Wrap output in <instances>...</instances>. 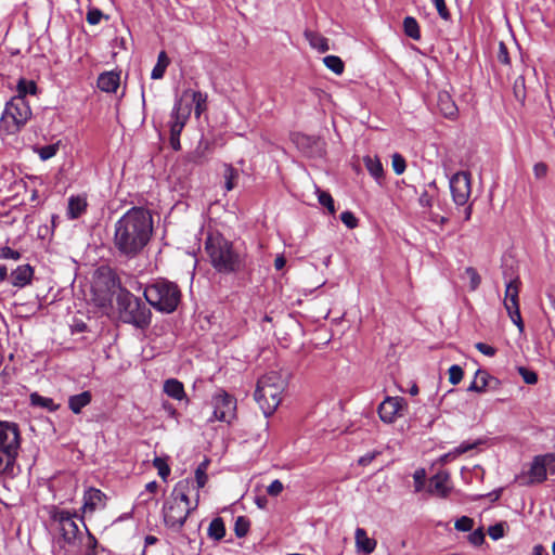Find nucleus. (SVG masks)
Here are the masks:
<instances>
[{
	"label": "nucleus",
	"mask_w": 555,
	"mask_h": 555,
	"mask_svg": "<svg viewBox=\"0 0 555 555\" xmlns=\"http://www.w3.org/2000/svg\"><path fill=\"white\" fill-rule=\"evenodd\" d=\"M153 235V218L143 207H132L114 224L113 249L127 260L138 257Z\"/></svg>",
	"instance_id": "f257e3e1"
},
{
	"label": "nucleus",
	"mask_w": 555,
	"mask_h": 555,
	"mask_svg": "<svg viewBox=\"0 0 555 555\" xmlns=\"http://www.w3.org/2000/svg\"><path fill=\"white\" fill-rule=\"evenodd\" d=\"M205 250L216 271L223 274L235 273L245 268V257L232 242L220 233H210L205 241Z\"/></svg>",
	"instance_id": "f03ea898"
},
{
	"label": "nucleus",
	"mask_w": 555,
	"mask_h": 555,
	"mask_svg": "<svg viewBox=\"0 0 555 555\" xmlns=\"http://www.w3.org/2000/svg\"><path fill=\"white\" fill-rule=\"evenodd\" d=\"M191 486L190 479H183L176 483L170 496L165 501L163 506V517L165 525L176 531L181 530L189 515L197 507L199 494H196L194 506L190 505L189 490Z\"/></svg>",
	"instance_id": "7ed1b4c3"
},
{
	"label": "nucleus",
	"mask_w": 555,
	"mask_h": 555,
	"mask_svg": "<svg viewBox=\"0 0 555 555\" xmlns=\"http://www.w3.org/2000/svg\"><path fill=\"white\" fill-rule=\"evenodd\" d=\"M22 437L16 423L0 421V476L14 478L17 470V456Z\"/></svg>",
	"instance_id": "20e7f679"
},
{
	"label": "nucleus",
	"mask_w": 555,
	"mask_h": 555,
	"mask_svg": "<svg viewBox=\"0 0 555 555\" xmlns=\"http://www.w3.org/2000/svg\"><path fill=\"white\" fill-rule=\"evenodd\" d=\"M285 386V379L278 372L273 371L258 379L254 399L266 417L272 415L281 403Z\"/></svg>",
	"instance_id": "39448f33"
},
{
	"label": "nucleus",
	"mask_w": 555,
	"mask_h": 555,
	"mask_svg": "<svg viewBox=\"0 0 555 555\" xmlns=\"http://www.w3.org/2000/svg\"><path fill=\"white\" fill-rule=\"evenodd\" d=\"M118 317L122 323L145 330L152 321L151 309L139 297L127 289H120L116 296Z\"/></svg>",
	"instance_id": "423d86ee"
},
{
	"label": "nucleus",
	"mask_w": 555,
	"mask_h": 555,
	"mask_svg": "<svg viewBox=\"0 0 555 555\" xmlns=\"http://www.w3.org/2000/svg\"><path fill=\"white\" fill-rule=\"evenodd\" d=\"M143 295L153 308L164 313L173 312L181 300L178 285L165 279H158L149 284Z\"/></svg>",
	"instance_id": "0eeeda50"
},
{
	"label": "nucleus",
	"mask_w": 555,
	"mask_h": 555,
	"mask_svg": "<svg viewBox=\"0 0 555 555\" xmlns=\"http://www.w3.org/2000/svg\"><path fill=\"white\" fill-rule=\"evenodd\" d=\"M31 109L26 99L13 96L5 105L0 119V130L7 134H14L27 122Z\"/></svg>",
	"instance_id": "6e6552de"
},
{
	"label": "nucleus",
	"mask_w": 555,
	"mask_h": 555,
	"mask_svg": "<svg viewBox=\"0 0 555 555\" xmlns=\"http://www.w3.org/2000/svg\"><path fill=\"white\" fill-rule=\"evenodd\" d=\"M48 513L50 519L57 525L63 540L68 544H73L79 534V527L75 520L76 514L59 508L55 505L50 506Z\"/></svg>",
	"instance_id": "1a4fd4ad"
},
{
	"label": "nucleus",
	"mask_w": 555,
	"mask_h": 555,
	"mask_svg": "<svg viewBox=\"0 0 555 555\" xmlns=\"http://www.w3.org/2000/svg\"><path fill=\"white\" fill-rule=\"evenodd\" d=\"M190 115H191V104L183 103V99H178L175 102L173 108L170 114V121H169V130H170L169 143H170V146L175 151H179L181 149L180 134H181Z\"/></svg>",
	"instance_id": "9d476101"
},
{
	"label": "nucleus",
	"mask_w": 555,
	"mask_h": 555,
	"mask_svg": "<svg viewBox=\"0 0 555 555\" xmlns=\"http://www.w3.org/2000/svg\"><path fill=\"white\" fill-rule=\"evenodd\" d=\"M212 417L209 421L231 423L235 417L236 400L224 390H218L211 398Z\"/></svg>",
	"instance_id": "9b49d317"
},
{
	"label": "nucleus",
	"mask_w": 555,
	"mask_h": 555,
	"mask_svg": "<svg viewBox=\"0 0 555 555\" xmlns=\"http://www.w3.org/2000/svg\"><path fill=\"white\" fill-rule=\"evenodd\" d=\"M449 184L454 204L457 206L466 205L472 193L470 173L459 171L450 178Z\"/></svg>",
	"instance_id": "f8f14e48"
},
{
	"label": "nucleus",
	"mask_w": 555,
	"mask_h": 555,
	"mask_svg": "<svg viewBox=\"0 0 555 555\" xmlns=\"http://www.w3.org/2000/svg\"><path fill=\"white\" fill-rule=\"evenodd\" d=\"M406 408L404 398L386 397L378 405V415L384 423L391 424L398 417L402 416L403 410Z\"/></svg>",
	"instance_id": "ddd939ff"
},
{
	"label": "nucleus",
	"mask_w": 555,
	"mask_h": 555,
	"mask_svg": "<svg viewBox=\"0 0 555 555\" xmlns=\"http://www.w3.org/2000/svg\"><path fill=\"white\" fill-rule=\"evenodd\" d=\"M552 461L551 455H538L533 459L530 468L528 470L529 480L522 482V485L541 483L547 477L546 464Z\"/></svg>",
	"instance_id": "4468645a"
},
{
	"label": "nucleus",
	"mask_w": 555,
	"mask_h": 555,
	"mask_svg": "<svg viewBox=\"0 0 555 555\" xmlns=\"http://www.w3.org/2000/svg\"><path fill=\"white\" fill-rule=\"evenodd\" d=\"M427 491L430 494L447 498L451 491L450 474L447 470H440L430 477Z\"/></svg>",
	"instance_id": "2eb2a0df"
},
{
	"label": "nucleus",
	"mask_w": 555,
	"mask_h": 555,
	"mask_svg": "<svg viewBox=\"0 0 555 555\" xmlns=\"http://www.w3.org/2000/svg\"><path fill=\"white\" fill-rule=\"evenodd\" d=\"M521 282L518 276L509 279L505 285L504 308L506 312L519 309V289Z\"/></svg>",
	"instance_id": "dca6fc26"
},
{
	"label": "nucleus",
	"mask_w": 555,
	"mask_h": 555,
	"mask_svg": "<svg viewBox=\"0 0 555 555\" xmlns=\"http://www.w3.org/2000/svg\"><path fill=\"white\" fill-rule=\"evenodd\" d=\"M105 500L106 495L100 489L89 488L83 494L82 509L85 513H93L95 509L105 506Z\"/></svg>",
	"instance_id": "f3484780"
},
{
	"label": "nucleus",
	"mask_w": 555,
	"mask_h": 555,
	"mask_svg": "<svg viewBox=\"0 0 555 555\" xmlns=\"http://www.w3.org/2000/svg\"><path fill=\"white\" fill-rule=\"evenodd\" d=\"M34 269L29 264L18 266L10 274L11 284L15 287L23 288L31 283Z\"/></svg>",
	"instance_id": "a211bd4d"
},
{
	"label": "nucleus",
	"mask_w": 555,
	"mask_h": 555,
	"mask_svg": "<svg viewBox=\"0 0 555 555\" xmlns=\"http://www.w3.org/2000/svg\"><path fill=\"white\" fill-rule=\"evenodd\" d=\"M438 107L440 112L446 116L447 118L453 119L457 115V107L452 100L451 95L446 92H439L438 94V101H437Z\"/></svg>",
	"instance_id": "6ab92c4d"
},
{
	"label": "nucleus",
	"mask_w": 555,
	"mask_h": 555,
	"mask_svg": "<svg viewBox=\"0 0 555 555\" xmlns=\"http://www.w3.org/2000/svg\"><path fill=\"white\" fill-rule=\"evenodd\" d=\"M87 198L83 195L70 196L68 198L67 217L72 220L79 218L87 209Z\"/></svg>",
	"instance_id": "aec40b11"
},
{
	"label": "nucleus",
	"mask_w": 555,
	"mask_h": 555,
	"mask_svg": "<svg viewBox=\"0 0 555 555\" xmlns=\"http://www.w3.org/2000/svg\"><path fill=\"white\" fill-rule=\"evenodd\" d=\"M354 538L358 551H362L366 555L374 552L376 547V541L372 538H369L366 531L363 528H357Z\"/></svg>",
	"instance_id": "412c9836"
},
{
	"label": "nucleus",
	"mask_w": 555,
	"mask_h": 555,
	"mask_svg": "<svg viewBox=\"0 0 555 555\" xmlns=\"http://www.w3.org/2000/svg\"><path fill=\"white\" fill-rule=\"evenodd\" d=\"M119 75L114 72H106L99 76L98 87L104 92H115L119 87Z\"/></svg>",
	"instance_id": "4be33fe9"
},
{
	"label": "nucleus",
	"mask_w": 555,
	"mask_h": 555,
	"mask_svg": "<svg viewBox=\"0 0 555 555\" xmlns=\"http://www.w3.org/2000/svg\"><path fill=\"white\" fill-rule=\"evenodd\" d=\"M304 36L309 42L310 47L318 50L320 53H325L330 50L328 39L321 34L306 29Z\"/></svg>",
	"instance_id": "5701e85b"
},
{
	"label": "nucleus",
	"mask_w": 555,
	"mask_h": 555,
	"mask_svg": "<svg viewBox=\"0 0 555 555\" xmlns=\"http://www.w3.org/2000/svg\"><path fill=\"white\" fill-rule=\"evenodd\" d=\"M92 395L89 390L68 398V408L74 414H79L82 409L91 403Z\"/></svg>",
	"instance_id": "b1692460"
},
{
	"label": "nucleus",
	"mask_w": 555,
	"mask_h": 555,
	"mask_svg": "<svg viewBox=\"0 0 555 555\" xmlns=\"http://www.w3.org/2000/svg\"><path fill=\"white\" fill-rule=\"evenodd\" d=\"M183 99V103L193 102L195 104V115L198 117L202 112L206 108V100L207 95L202 93L201 91H185L183 95L180 98Z\"/></svg>",
	"instance_id": "393cba45"
},
{
	"label": "nucleus",
	"mask_w": 555,
	"mask_h": 555,
	"mask_svg": "<svg viewBox=\"0 0 555 555\" xmlns=\"http://www.w3.org/2000/svg\"><path fill=\"white\" fill-rule=\"evenodd\" d=\"M491 379L492 376L487 371L477 370L473 382L467 387V391L485 392Z\"/></svg>",
	"instance_id": "a878e982"
},
{
	"label": "nucleus",
	"mask_w": 555,
	"mask_h": 555,
	"mask_svg": "<svg viewBox=\"0 0 555 555\" xmlns=\"http://www.w3.org/2000/svg\"><path fill=\"white\" fill-rule=\"evenodd\" d=\"M164 392L175 400H182L185 398L184 386L176 378H169L164 383Z\"/></svg>",
	"instance_id": "bb28decb"
},
{
	"label": "nucleus",
	"mask_w": 555,
	"mask_h": 555,
	"mask_svg": "<svg viewBox=\"0 0 555 555\" xmlns=\"http://www.w3.org/2000/svg\"><path fill=\"white\" fill-rule=\"evenodd\" d=\"M364 166L369 173L377 181L379 182L380 179L384 177V169L383 165L378 157H372L370 155L365 156L363 158Z\"/></svg>",
	"instance_id": "cd10ccee"
},
{
	"label": "nucleus",
	"mask_w": 555,
	"mask_h": 555,
	"mask_svg": "<svg viewBox=\"0 0 555 555\" xmlns=\"http://www.w3.org/2000/svg\"><path fill=\"white\" fill-rule=\"evenodd\" d=\"M170 63V60L165 51H160L157 56V63L152 69L151 78L152 79H162L165 75V72Z\"/></svg>",
	"instance_id": "c85d7f7f"
},
{
	"label": "nucleus",
	"mask_w": 555,
	"mask_h": 555,
	"mask_svg": "<svg viewBox=\"0 0 555 555\" xmlns=\"http://www.w3.org/2000/svg\"><path fill=\"white\" fill-rule=\"evenodd\" d=\"M223 178H224L225 190L227 191L233 190L236 186L237 180L240 178L238 169L234 168L230 164H224Z\"/></svg>",
	"instance_id": "c756f323"
},
{
	"label": "nucleus",
	"mask_w": 555,
	"mask_h": 555,
	"mask_svg": "<svg viewBox=\"0 0 555 555\" xmlns=\"http://www.w3.org/2000/svg\"><path fill=\"white\" fill-rule=\"evenodd\" d=\"M225 535V527L222 518H214L208 527V537L216 541H220Z\"/></svg>",
	"instance_id": "7c9ffc66"
},
{
	"label": "nucleus",
	"mask_w": 555,
	"mask_h": 555,
	"mask_svg": "<svg viewBox=\"0 0 555 555\" xmlns=\"http://www.w3.org/2000/svg\"><path fill=\"white\" fill-rule=\"evenodd\" d=\"M30 402L35 406H40L47 409L51 412L56 411L59 409V404L54 403L53 399L48 397H42L37 392L30 395Z\"/></svg>",
	"instance_id": "2f4dec72"
},
{
	"label": "nucleus",
	"mask_w": 555,
	"mask_h": 555,
	"mask_svg": "<svg viewBox=\"0 0 555 555\" xmlns=\"http://www.w3.org/2000/svg\"><path fill=\"white\" fill-rule=\"evenodd\" d=\"M403 29H404V34L408 37H410L414 40H418L421 38L420 26H418L417 21L414 17L406 16L403 20Z\"/></svg>",
	"instance_id": "473e14b6"
},
{
	"label": "nucleus",
	"mask_w": 555,
	"mask_h": 555,
	"mask_svg": "<svg viewBox=\"0 0 555 555\" xmlns=\"http://www.w3.org/2000/svg\"><path fill=\"white\" fill-rule=\"evenodd\" d=\"M210 461L208 459H205L195 469V482L197 489H202L205 487L208 480L207 476V469L209 466Z\"/></svg>",
	"instance_id": "72a5a7b5"
},
{
	"label": "nucleus",
	"mask_w": 555,
	"mask_h": 555,
	"mask_svg": "<svg viewBox=\"0 0 555 555\" xmlns=\"http://www.w3.org/2000/svg\"><path fill=\"white\" fill-rule=\"evenodd\" d=\"M323 63L330 70H332L336 75H341L344 73L345 64L339 56L327 55L323 59Z\"/></svg>",
	"instance_id": "f704fd0d"
},
{
	"label": "nucleus",
	"mask_w": 555,
	"mask_h": 555,
	"mask_svg": "<svg viewBox=\"0 0 555 555\" xmlns=\"http://www.w3.org/2000/svg\"><path fill=\"white\" fill-rule=\"evenodd\" d=\"M37 92V85L33 80L27 79H20L17 82V95L22 96L23 99L26 98L27 94H36Z\"/></svg>",
	"instance_id": "c9c22d12"
},
{
	"label": "nucleus",
	"mask_w": 555,
	"mask_h": 555,
	"mask_svg": "<svg viewBox=\"0 0 555 555\" xmlns=\"http://www.w3.org/2000/svg\"><path fill=\"white\" fill-rule=\"evenodd\" d=\"M249 520L244 516H238L234 524V532L237 538H243L249 530Z\"/></svg>",
	"instance_id": "e433bc0d"
},
{
	"label": "nucleus",
	"mask_w": 555,
	"mask_h": 555,
	"mask_svg": "<svg viewBox=\"0 0 555 555\" xmlns=\"http://www.w3.org/2000/svg\"><path fill=\"white\" fill-rule=\"evenodd\" d=\"M153 466L157 469L158 475L163 480H166L170 475V467L165 459L158 456L155 457L153 460Z\"/></svg>",
	"instance_id": "4c0bfd02"
},
{
	"label": "nucleus",
	"mask_w": 555,
	"mask_h": 555,
	"mask_svg": "<svg viewBox=\"0 0 555 555\" xmlns=\"http://www.w3.org/2000/svg\"><path fill=\"white\" fill-rule=\"evenodd\" d=\"M515 98L524 102L526 99V87H525V78L524 76H519L515 79L514 86H513Z\"/></svg>",
	"instance_id": "58836bf2"
},
{
	"label": "nucleus",
	"mask_w": 555,
	"mask_h": 555,
	"mask_svg": "<svg viewBox=\"0 0 555 555\" xmlns=\"http://www.w3.org/2000/svg\"><path fill=\"white\" fill-rule=\"evenodd\" d=\"M465 275L469 279L470 291H476L481 282V278L478 274L477 270L472 267H468L465 269Z\"/></svg>",
	"instance_id": "ea45409f"
},
{
	"label": "nucleus",
	"mask_w": 555,
	"mask_h": 555,
	"mask_svg": "<svg viewBox=\"0 0 555 555\" xmlns=\"http://www.w3.org/2000/svg\"><path fill=\"white\" fill-rule=\"evenodd\" d=\"M391 166L396 175H402L405 171L406 163L402 155L395 153L391 157Z\"/></svg>",
	"instance_id": "a19ab883"
},
{
	"label": "nucleus",
	"mask_w": 555,
	"mask_h": 555,
	"mask_svg": "<svg viewBox=\"0 0 555 555\" xmlns=\"http://www.w3.org/2000/svg\"><path fill=\"white\" fill-rule=\"evenodd\" d=\"M463 375H464V372H463V369L460 365L453 364V365L450 366V369H449V382L452 385H457L462 380Z\"/></svg>",
	"instance_id": "79ce46f5"
},
{
	"label": "nucleus",
	"mask_w": 555,
	"mask_h": 555,
	"mask_svg": "<svg viewBox=\"0 0 555 555\" xmlns=\"http://www.w3.org/2000/svg\"><path fill=\"white\" fill-rule=\"evenodd\" d=\"M433 3L439 14V16L446 21L449 22L451 20V13L449 9L447 8L444 0H433Z\"/></svg>",
	"instance_id": "37998d69"
},
{
	"label": "nucleus",
	"mask_w": 555,
	"mask_h": 555,
	"mask_svg": "<svg viewBox=\"0 0 555 555\" xmlns=\"http://www.w3.org/2000/svg\"><path fill=\"white\" fill-rule=\"evenodd\" d=\"M319 203L326 207L331 214L335 212L334 199L330 193L319 191Z\"/></svg>",
	"instance_id": "c03bdc74"
},
{
	"label": "nucleus",
	"mask_w": 555,
	"mask_h": 555,
	"mask_svg": "<svg viewBox=\"0 0 555 555\" xmlns=\"http://www.w3.org/2000/svg\"><path fill=\"white\" fill-rule=\"evenodd\" d=\"M518 373L522 377L524 382L528 385H534L538 382L537 373L526 369L525 366H519Z\"/></svg>",
	"instance_id": "a18cd8bd"
},
{
	"label": "nucleus",
	"mask_w": 555,
	"mask_h": 555,
	"mask_svg": "<svg viewBox=\"0 0 555 555\" xmlns=\"http://www.w3.org/2000/svg\"><path fill=\"white\" fill-rule=\"evenodd\" d=\"M474 526V520L467 516H462L461 518L456 519L454 527L457 531H470Z\"/></svg>",
	"instance_id": "49530a36"
},
{
	"label": "nucleus",
	"mask_w": 555,
	"mask_h": 555,
	"mask_svg": "<svg viewBox=\"0 0 555 555\" xmlns=\"http://www.w3.org/2000/svg\"><path fill=\"white\" fill-rule=\"evenodd\" d=\"M57 150L59 146L55 144L44 145L38 150V154L42 160H48L55 156Z\"/></svg>",
	"instance_id": "de8ad7c7"
},
{
	"label": "nucleus",
	"mask_w": 555,
	"mask_h": 555,
	"mask_svg": "<svg viewBox=\"0 0 555 555\" xmlns=\"http://www.w3.org/2000/svg\"><path fill=\"white\" fill-rule=\"evenodd\" d=\"M340 220L348 229H354L358 227V219L353 212L349 210L343 211L340 214Z\"/></svg>",
	"instance_id": "09e8293b"
},
{
	"label": "nucleus",
	"mask_w": 555,
	"mask_h": 555,
	"mask_svg": "<svg viewBox=\"0 0 555 555\" xmlns=\"http://www.w3.org/2000/svg\"><path fill=\"white\" fill-rule=\"evenodd\" d=\"M22 254L18 250L12 249L9 246H3L0 248V258L1 259H11V260H20Z\"/></svg>",
	"instance_id": "8fccbe9b"
},
{
	"label": "nucleus",
	"mask_w": 555,
	"mask_h": 555,
	"mask_svg": "<svg viewBox=\"0 0 555 555\" xmlns=\"http://www.w3.org/2000/svg\"><path fill=\"white\" fill-rule=\"evenodd\" d=\"M426 473L425 469H416L413 474L415 491L420 492L425 485Z\"/></svg>",
	"instance_id": "3c124183"
},
{
	"label": "nucleus",
	"mask_w": 555,
	"mask_h": 555,
	"mask_svg": "<svg viewBox=\"0 0 555 555\" xmlns=\"http://www.w3.org/2000/svg\"><path fill=\"white\" fill-rule=\"evenodd\" d=\"M478 444H479V441H475V442L464 441L460 446H457L456 448L453 449V454H455L456 456H460V455L475 449Z\"/></svg>",
	"instance_id": "603ef678"
},
{
	"label": "nucleus",
	"mask_w": 555,
	"mask_h": 555,
	"mask_svg": "<svg viewBox=\"0 0 555 555\" xmlns=\"http://www.w3.org/2000/svg\"><path fill=\"white\" fill-rule=\"evenodd\" d=\"M488 533L492 540H499L504 537V525L502 522L490 526Z\"/></svg>",
	"instance_id": "864d4df0"
},
{
	"label": "nucleus",
	"mask_w": 555,
	"mask_h": 555,
	"mask_svg": "<svg viewBox=\"0 0 555 555\" xmlns=\"http://www.w3.org/2000/svg\"><path fill=\"white\" fill-rule=\"evenodd\" d=\"M103 13L99 9H90L87 13L86 20L90 25H96L101 22Z\"/></svg>",
	"instance_id": "5fc2aeb1"
},
{
	"label": "nucleus",
	"mask_w": 555,
	"mask_h": 555,
	"mask_svg": "<svg viewBox=\"0 0 555 555\" xmlns=\"http://www.w3.org/2000/svg\"><path fill=\"white\" fill-rule=\"evenodd\" d=\"M548 167L545 163L539 162L533 166V175L537 180H542L546 177Z\"/></svg>",
	"instance_id": "6e6d98bb"
},
{
	"label": "nucleus",
	"mask_w": 555,
	"mask_h": 555,
	"mask_svg": "<svg viewBox=\"0 0 555 555\" xmlns=\"http://www.w3.org/2000/svg\"><path fill=\"white\" fill-rule=\"evenodd\" d=\"M469 542L475 545L479 546L485 542V533L482 529H477L473 531L468 537Z\"/></svg>",
	"instance_id": "4d7b16f0"
},
{
	"label": "nucleus",
	"mask_w": 555,
	"mask_h": 555,
	"mask_svg": "<svg viewBox=\"0 0 555 555\" xmlns=\"http://www.w3.org/2000/svg\"><path fill=\"white\" fill-rule=\"evenodd\" d=\"M498 60L500 63L505 65L509 64L511 62L507 47L502 41L499 43Z\"/></svg>",
	"instance_id": "13d9d810"
},
{
	"label": "nucleus",
	"mask_w": 555,
	"mask_h": 555,
	"mask_svg": "<svg viewBox=\"0 0 555 555\" xmlns=\"http://www.w3.org/2000/svg\"><path fill=\"white\" fill-rule=\"evenodd\" d=\"M283 483L279 479H275L268 486L267 492L269 495L276 496L283 491Z\"/></svg>",
	"instance_id": "bf43d9fd"
},
{
	"label": "nucleus",
	"mask_w": 555,
	"mask_h": 555,
	"mask_svg": "<svg viewBox=\"0 0 555 555\" xmlns=\"http://www.w3.org/2000/svg\"><path fill=\"white\" fill-rule=\"evenodd\" d=\"M507 314L511 321L518 327L519 332H524L525 325L521 319L520 310H514Z\"/></svg>",
	"instance_id": "052dcab7"
},
{
	"label": "nucleus",
	"mask_w": 555,
	"mask_h": 555,
	"mask_svg": "<svg viewBox=\"0 0 555 555\" xmlns=\"http://www.w3.org/2000/svg\"><path fill=\"white\" fill-rule=\"evenodd\" d=\"M475 347L478 351L488 357H493L496 353V349L494 347L485 343H477Z\"/></svg>",
	"instance_id": "680f3d73"
},
{
	"label": "nucleus",
	"mask_w": 555,
	"mask_h": 555,
	"mask_svg": "<svg viewBox=\"0 0 555 555\" xmlns=\"http://www.w3.org/2000/svg\"><path fill=\"white\" fill-rule=\"evenodd\" d=\"M418 203L424 208L431 207L433 199H431V196L428 194L427 191H424L420 195Z\"/></svg>",
	"instance_id": "e2e57ef3"
},
{
	"label": "nucleus",
	"mask_w": 555,
	"mask_h": 555,
	"mask_svg": "<svg viewBox=\"0 0 555 555\" xmlns=\"http://www.w3.org/2000/svg\"><path fill=\"white\" fill-rule=\"evenodd\" d=\"M376 455V452L366 453L365 455L361 456L358 462L360 465L366 466L375 459Z\"/></svg>",
	"instance_id": "0e129e2a"
},
{
	"label": "nucleus",
	"mask_w": 555,
	"mask_h": 555,
	"mask_svg": "<svg viewBox=\"0 0 555 555\" xmlns=\"http://www.w3.org/2000/svg\"><path fill=\"white\" fill-rule=\"evenodd\" d=\"M286 259L283 255H278L274 259V268L280 271L285 267Z\"/></svg>",
	"instance_id": "69168bd1"
},
{
	"label": "nucleus",
	"mask_w": 555,
	"mask_h": 555,
	"mask_svg": "<svg viewBox=\"0 0 555 555\" xmlns=\"http://www.w3.org/2000/svg\"><path fill=\"white\" fill-rule=\"evenodd\" d=\"M531 555H548V553L542 544H535L532 547Z\"/></svg>",
	"instance_id": "338daca9"
},
{
	"label": "nucleus",
	"mask_w": 555,
	"mask_h": 555,
	"mask_svg": "<svg viewBox=\"0 0 555 555\" xmlns=\"http://www.w3.org/2000/svg\"><path fill=\"white\" fill-rule=\"evenodd\" d=\"M456 457H457V456H456L455 454H453V450H452V451H450V452H448V453H446V454L441 455V457H440V462H441L442 464H447V463H449L450 461H452V460H454V459H456Z\"/></svg>",
	"instance_id": "774afa93"
}]
</instances>
